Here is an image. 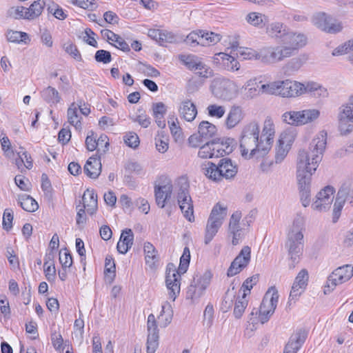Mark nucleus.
<instances>
[{
  "instance_id": "obj_20",
  "label": "nucleus",
  "mask_w": 353,
  "mask_h": 353,
  "mask_svg": "<svg viewBox=\"0 0 353 353\" xmlns=\"http://www.w3.org/2000/svg\"><path fill=\"white\" fill-rule=\"evenodd\" d=\"M307 334L299 330L292 334L286 344L283 353H296L306 340Z\"/></svg>"
},
{
  "instance_id": "obj_5",
  "label": "nucleus",
  "mask_w": 353,
  "mask_h": 353,
  "mask_svg": "<svg viewBox=\"0 0 353 353\" xmlns=\"http://www.w3.org/2000/svg\"><path fill=\"white\" fill-rule=\"evenodd\" d=\"M190 261V252L188 247L183 249V254L180 258V263L176 270L172 263H169L166 268L165 283L170 299L174 301L180 292L181 275L185 273L189 267Z\"/></svg>"
},
{
  "instance_id": "obj_6",
  "label": "nucleus",
  "mask_w": 353,
  "mask_h": 353,
  "mask_svg": "<svg viewBox=\"0 0 353 353\" xmlns=\"http://www.w3.org/2000/svg\"><path fill=\"white\" fill-rule=\"evenodd\" d=\"M201 168L205 176L214 181H220L223 178L233 179L238 172L237 165L228 158L221 159L217 165L211 161H205L201 164Z\"/></svg>"
},
{
  "instance_id": "obj_4",
  "label": "nucleus",
  "mask_w": 353,
  "mask_h": 353,
  "mask_svg": "<svg viewBox=\"0 0 353 353\" xmlns=\"http://www.w3.org/2000/svg\"><path fill=\"white\" fill-rule=\"evenodd\" d=\"M303 219L297 216L294 219L292 225L288 234L285 247L290 259L289 268L293 269L299 262L303 250Z\"/></svg>"
},
{
  "instance_id": "obj_10",
  "label": "nucleus",
  "mask_w": 353,
  "mask_h": 353,
  "mask_svg": "<svg viewBox=\"0 0 353 353\" xmlns=\"http://www.w3.org/2000/svg\"><path fill=\"white\" fill-rule=\"evenodd\" d=\"M181 181L183 183L177 195L178 203L185 219L192 222L194 220V208L192 200L188 191L189 185L185 179H181Z\"/></svg>"
},
{
  "instance_id": "obj_15",
  "label": "nucleus",
  "mask_w": 353,
  "mask_h": 353,
  "mask_svg": "<svg viewBox=\"0 0 353 353\" xmlns=\"http://www.w3.org/2000/svg\"><path fill=\"white\" fill-rule=\"evenodd\" d=\"M353 276V265H343L336 268L329 276L327 281V288L333 290L336 285L348 281Z\"/></svg>"
},
{
  "instance_id": "obj_27",
  "label": "nucleus",
  "mask_w": 353,
  "mask_h": 353,
  "mask_svg": "<svg viewBox=\"0 0 353 353\" xmlns=\"http://www.w3.org/2000/svg\"><path fill=\"white\" fill-rule=\"evenodd\" d=\"M83 207L90 214H93L97 209V195L93 190L87 189L82 196Z\"/></svg>"
},
{
  "instance_id": "obj_58",
  "label": "nucleus",
  "mask_w": 353,
  "mask_h": 353,
  "mask_svg": "<svg viewBox=\"0 0 353 353\" xmlns=\"http://www.w3.org/2000/svg\"><path fill=\"white\" fill-rule=\"evenodd\" d=\"M214 319V308L210 304H208L203 313V323L207 327L210 328L213 324Z\"/></svg>"
},
{
  "instance_id": "obj_19",
  "label": "nucleus",
  "mask_w": 353,
  "mask_h": 353,
  "mask_svg": "<svg viewBox=\"0 0 353 353\" xmlns=\"http://www.w3.org/2000/svg\"><path fill=\"white\" fill-rule=\"evenodd\" d=\"M275 134V128L273 120L270 117H267L263 123L262 133L260 139L264 143V148L261 150L263 153H268L272 148Z\"/></svg>"
},
{
  "instance_id": "obj_31",
  "label": "nucleus",
  "mask_w": 353,
  "mask_h": 353,
  "mask_svg": "<svg viewBox=\"0 0 353 353\" xmlns=\"http://www.w3.org/2000/svg\"><path fill=\"white\" fill-rule=\"evenodd\" d=\"M143 250L146 265H148L150 269L154 268L159 260L157 251L154 246L151 243L146 242L144 244Z\"/></svg>"
},
{
  "instance_id": "obj_57",
  "label": "nucleus",
  "mask_w": 353,
  "mask_h": 353,
  "mask_svg": "<svg viewBox=\"0 0 353 353\" xmlns=\"http://www.w3.org/2000/svg\"><path fill=\"white\" fill-rule=\"evenodd\" d=\"M241 216L242 214L240 211H236L232 214L229 221L228 231L242 229L239 223Z\"/></svg>"
},
{
  "instance_id": "obj_62",
  "label": "nucleus",
  "mask_w": 353,
  "mask_h": 353,
  "mask_svg": "<svg viewBox=\"0 0 353 353\" xmlns=\"http://www.w3.org/2000/svg\"><path fill=\"white\" fill-rule=\"evenodd\" d=\"M201 41V33H200V30L192 31L191 32L185 39V42L191 46L192 47H195L196 46L200 45V41Z\"/></svg>"
},
{
  "instance_id": "obj_3",
  "label": "nucleus",
  "mask_w": 353,
  "mask_h": 353,
  "mask_svg": "<svg viewBox=\"0 0 353 353\" xmlns=\"http://www.w3.org/2000/svg\"><path fill=\"white\" fill-rule=\"evenodd\" d=\"M259 125L256 121L250 122L244 126L240 139V151L242 157L250 159L254 156L263 157L268 153H263L261 148L264 143L259 137Z\"/></svg>"
},
{
  "instance_id": "obj_7",
  "label": "nucleus",
  "mask_w": 353,
  "mask_h": 353,
  "mask_svg": "<svg viewBox=\"0 0 353 353\" xmlns=\"http://www.w3.org/2000/svg\"><path fill=\"white\" fill-rule=\"evenodd\" d=\"M212 94L217 99L230 101L237 94V85L233 81L225 78H216L211 84Z\"/></svg>"
},
{
  "instance_id": "obj_11",
  "label": "nucleus",
  "mask_w": 353,
  "mask_h": 353,
  "mask_svg": "<svg viewBox=\"0 0 353 353\" xmlns=\"http://www.w3.org/2000/svg\"><path fill=\"white\" fill-rule=\"evenodd\" d=\"M211 281V274L205 272L203 275L194 277L186 292L187 299L192 301L199 299L203 294Z\"/></svg>"
},
{
  "instance_id": "obj_16",
  "label": "nucleus",
  "mask_w": 353,
  "mask_h": 353,
  "mask_svg": "<svg viewBox=\"0 0 353 353\" xmlns=\"http://www.w3.org/2000/svg\"><path fill=\"white\" fill-rule=\"evenodd\" d=\"M251 256V249L249 246H244L240 253L232 262L228 270L227 274L228 276H233L239 273L244 268H245L250 261Z\"/></svg>"
},
{
  "instance_id": "obj_39",
  "label": "nucleus",
  "mask_w": 353,
  "mask_h": 353,
  "mask_svg": "<svg viewBox=\"0 0 353 353\" xmlns=\"http://www.w3.org/2000/svg\"><path fill=\"white\" fill-rule=\"evenodd\" d=\"M299 124L303 125L316 120L320 116V111L316 109H305L299 111Z\"/></svg>"
},
{
  "instance_id": "obj_2",
  "label": "nucleus",
  "mask_w": 353,
  "mask_h": 353,
  "mask_svg": "<svg viewBox=\"0 0 353 353\" xmlns=\"http://www.w3.org/2000/svg\"><path fill=\"white\" fill-rule=\"evenodd\" d=\"M307 43V37L305 34L289 30L283 39L281 45L270 46V57L274 59V63L281 62L296 54Z\"/></svg>"
},
{
  "instance_id": "obj_17",
  "label": "nucleus",
  "mask_w": 353,
  "mask_h": 353,
  "mask_svg": "<svg viewBox=\"0 0 353 353\" xmlns=\"http://www.w3.org/2000/svg\"><path fill=\"white\" fill-rule=\"evenodd\" d=\"M147 353H154L159 345V330L156 318L153 314L148 316Z\"/></svg>"
},
{
  "instance_id": "obj_44",
  "label": "nucleus",
  "mask_w": 353,
  "mask_h": 353,
  "mask_svg": "<svg viewBox=\"0 0 353 353\" xmlns=\"http://www.w3.org/2000/svg\"><path fill=\"white\" fill-rule=\"evenodd\" d=\"M344 194H345V192L344 190H339V191L337 192L336 198L335 202L334 203V208H333L332 221L334 223H336L339 220V219L341 216V212L343 208L344 203L346 201L344 199V195H345Z\"/></svg>"
},
{
  "instance_id": "obj_64",
  "label": "nucleus",
  "mask_w": 353,
  "mask_h": 353,
  "mask_svg": "<svg viewBox=\"0 0 353 353\" xmlns=\"http://www.w3.org/2000/svg\"><path fill=\"white\" fill-rule=\"evenodd\" d=\"M339 190H344L345 192L344 199L350 201V203H353V182L351 181H345Z\"/></svg>"
},
{
  "instance_id": "obj_50",
  "label": "nucleus",
  "mask_w": 353,
  "mask_h": 353,
  "mask_svg": "<svg viewBox=\"0 0 353 353\" xmlns=\"http://www.w3.org/2000/svg\"><path fill=\"white\" fill-rule=\"evenodd\" d=\"M209 117L221 119L225 113V107L218 104H210L206 108Z\"/></svg>"
},
{
  "instance_id": "obj_48",
  "label": "nucleus",
  "mask_w": 353,
  "mask_h": 353,
  "mask_svg": "<svg viewBox=\"0 0 353 353\" xmlns=\"http://www.w3.org/2000/svg\"><path fill=\"white\" fill-rule=\"evenodd\" d=\"M6 38L8 41L12 43H27V41H30L29 36L27 33L20 31L15 30H8L6 32Z\"/></svg>"
},
{
  "instance_id": "obj_25",
  "label": "nucleus",
  "mask_w": 353,
  "mask_h": 353,
  "mask_svg": "<svg viewBox=\"0 0 353 353\" xmlns=\"http://www.w3.org/2000/svg\"><path fill=\"white\" fill-rule=\"evenodd\" d=\"M85 174L92 179H97L101 172V163L99 157H90L83 168Z\"/></svg>"
},
{
  "instance_id": "obj_24",
  "label": "nucleus",
  "mask_w": 353,
  "mask_h": 353,
  "mask_svg": "<svg viewBox=\"0 0 353 353\" xmlns=\"http://www.w3.org/2000/svg\"><path fill=\"white\" fill-rule=\"evenodd\" d=\"M283 83L285 92L281 94L282 97L292 98L303 94V83L290 79H285Z\"/></svg>"
},
{
  "instance_id": "obj_37",
  "label": "nucleus",
  "mask_w": 353,
  "mask_h": 353,
  "mask_svg": "<svg viewBox=\"0 0 353 353\" xmlns=\"http://www.w3.org/2000/svg\"><path fill=\"white\" fill-rule=\"evenodd\" d=\"M234 139L225 138L220 143H214L217 158L230 154L233 151Z\"/></svg>"
},
{
  "instance_id": "obj_41",
  "label": "nucleus",
  "mask_w": 353,
  "mask_h": 353,
  "mask_svg": "<svg viewBox=\"0 0 353 353\" xmlns=\"http://www.w3.org/2000/svg\"><path fill=\"white\" fill-rule=\"evenodd\" d=\"M68 121L70 124L75 127L76 129L81 128V117L78 113V104L72 103L67 111Z\"/></svg>"
},
{
  "instance_id": "obj_21",
  "label": "nucleus",
  "mask_w": 353,
  "mask_h": 353,
  "mask_svg": "<svg viewBox=\"0 0 353 353\" xmlns=\"http://www.w3.org/2000/svg\"><path fill=\"white\" fill-rule=\"evenodd\" d=\"M148 35L161 46L174 43L176 40V35L172 32L166 30L150 29Z\"/></svg>"
},
{
  "instance_id": "obj_33",
  "label": "nucleus",
  "mask_w": 353,
  "mask_h": 353,
  "mask_svg": "<svg viewBox=\"0 0 353 353\" xmlns=\"http://www.w3.org/2000/svg\"><path fill=\"white\" fill-rule=\"evenodd\" d=\"M227 214V206L221 203H217L212 208L208 219L222 225Z\"/></svg>"
},
{
  "instance_id": "obj_30",
  "label": "nucleus",
  "mask_w": 353,
  "mask_h": 353,
  "mask_svg": "<svg viewBox=\"0 0 353 353\" xmlns=\"http://www.w3.org/2000/svg\"><path fill=\"white\" fill-rule=\"evenodd\" d=\"M152 116L155 119L157 125L163 129L165 128L164 117L167 112V107L163 102H158L152 104Z\"/></svg>"
},
{
  "instance_id": "obj_45",
  "label": "nucleus",
  "mask_w": 353,
  "mask_h": 353,
  "mask_svg": "<svg viewBox=\"0 0 353 353\" xmlns=\"http://www.w3.org/2000/svg\"><path fill=\"white\" fill-rule=\"evenodd\" d=\"M18 203L27 212H35L39 208L37 202L32 196L26 194L19 196Z\"/></svg>"
},
{
  "instance_id": "obj_34",
  "label": "nucleus",
  "mask_w": 353,
  "mask_h": 353,
  "mask_svg": "<svg viewBox=\"0 0 353 353\" xmlns=\"http://www.w3.org/2000/svg\"><path fill=\"white\" fill-rule=\"evenodd\" d=\"M197 132L201 137L207 141L216 135L217 128L213 123L208 121H203L199 124Z\"/></svg>"
},
{
  "instance_id": "obj_51",
  "label": "nucleus",
  "mask_w": 353,
  "mask_h": 353,
  "mask_svg": "<svg viewBox=\"0 0 353 353\" xmlns=\"http://www.w3.org/2000/svg\"><path fill=\"white\" fill-rule=\"evenodd\" d=\"M330 16L325 13H319L313 17L312 23L319 29L326 32Z\"/></svg>"
},
{
  "instance_id": "obj_60",
  "label": "nucleus",
  "mask_w": 353,
  "mask_h": 353,
  "mask_svg": "<svg viewBox=\"0 0 353 353\" xmlns=\"http://www.w3.org/2000/svg\"><path fill=\"white\" fill-rule=\"evenodd\" d=\"M343 28L341 22L330 17L325 32L330 34L338 33L343 30Z\"/></svg>"
},
{
  "instance_id": "obj_12",
  "label": "nucleus",
  "mask_w": 353,
  "mask_h": 353,
  "mask_svg": "<svg viewBox=\"0 0 353 353\" xmlns=\"http://www.w3.org/2000/svg\"><path fill=\"white\" fill-rule=\"evenodd\" d=\"M339 128L342 134H347L352 131L353 125V94L350 97L347 103L342 105L338 114Z\"/></svg>"
},
{
  "instance_id": "obj_46",
  "label": "nucleus",
  "mask_w": 353,
  "mask_h": 353,
  "mask_svg": "<svg viewBox=\"0 0 353 353\" xmlns=\"http://www.w3.org/2000/svg\"><path fill=\"white\" fill-rule=\"evenodd\" d=\"M45 2L42 0L34 1L29 8H27L28 20H33L39 17L44 8Z\"/></svg>"
},
{
  "instance_id": "obj_59",
  "label": "nucleus",
  "mask_w": 353,
  "mask_h": 353,
  "mask_svg": "<svg viewBox=\"0 0 353 353\" xmlns=\"http://www.w3.org/2000/svg\"><path fill=\"white\" fill-rule=\"evenodd\" d=\"M123 141L127 145L132 148H137L140 142L138 135L132 132L127 133L123 137Z\"/></svg>"
},
{
  "instance_id": "obj_28",
  "label": "nucleus",
  "mask_w": 353,
  "mask_h": 353,
  "mask_svg": "<svg viewBox=\"0 0 353 353\" xmlns=\"http://www.w3.org/2000/svg\"><path fill=\"white\" fill-rule=\"evenodd\" d=\"M134 235L130 229H125L121 233L117 243V250L121 254H125L133 244Z\"/></svg>"
},
{
  "instance_id": "obj_26",
  "label": "nucleus",
  "mask_w": 353,
  "mask_h": 353,
  "mask_svg": "<svg viewBox=\"0 0 353 353\" xmlns=\"http://www.w3.org/2000/svg\"><path fill=\"white\" fill-rule=\"evenodd\" d=\"M289 28L282 22H272L266 27V33L273 39H281V41L288 32Z\"/></svg>"
},
{
  "instance_id": "obj_54",
  "label": "nucleus",
  "mask_w": 353,
  "mask_h": 353,
  "mask_svg": "<svg viewBox=\"0 0 353 353\" xmlns=\"http://www.w3.org/2000/svg\"><path fill=\"white\" fill-rule=\"evenodd\" d=\"M283 122L294 126H300L299 111L285 112L282 115Z\"/></svg>"
},
{
  "instance_id": "obj_23",
  "label": "nucleus",
  "mask_w": 353,
  "mask_h": 353,
  "mask_svg": "<svg viewBox=\"0 0 353 353\" xmlns=\"http://www.w3.org/2000/svg\"><path fill=\"white\" fill-rule=\"evenodd\" d=\"M178 112L179 116L188 122L194 121L197 115L196 105L189 99L183 100L180 103Z\"/></svg>"
},
{
  "instance_id": "obj_56",
  "label": "nucleus",
  "mask_w": 353,
  "mask_h": 353,
  "mask_svg": "<svg viewBox=\"0 0 353 353\" xmlns=\"http://www.w3.org/2000/svg\"><path fill=\"white\" fill-rule=\"evenodd\" d=\"M8 14L10 17L16 19H27V8L23 6H14L9 9Z\"/></svg>"
},
{
  "instance_id": "obj_61",
  "label": "nucleus",
  "mask_w": 353,
  "mask_h": 353,
  "mask_svg": "<svg viewBox=\"0 0 353 353\" xmlns=\"http://www.w3.org/2000/svg\"><path fill=\"white\" fill-rule=\"evenodd\" d=\"M223 68L228 71L234 72L239 70L240 63L234 57L227 54V59Z\"/></svg>"
},
{
  "instance_id": "obj_18",
  "label": "nucleus",
  "mask_w": 353,
  "mask_h": 353,
  "mask_svg": "<svg viewBox=\"0 0 353 353\" xmlns=\"http://www.w3.org/2000/svg\"><path fill=\"white\" fill-rule=\"evenodd\" d=\"M261 76L254 77L245 81L241 88L245 99H253L263 94L262 88L263 84L259 86V84L263 82L261 79Z\"/></svg>"
},
{
  "instance_id": "obj_55",
  "label": "nucleus",
  "mask_w": 353,
  "mask_h": 353,
  "mask_svg": "<svg viewBox=\"0 0 353 353\" xmlns=\"http://www.w3.org/2000/svg\"><path fill=\"white\" fill-rule=\"evenodd\" d=\"M288 152V150L287 148V145H285V143L283 140V138L281 137L278 141V145L276 148V152L275 154L276 163H281L287 155Z\"/></svg>"
},
{
  "instance_id": "obj_32",
  "label": "nucleus",
  "mask_w": 353,
  "mask_h": 353,
  "mask_svg": "<svg viewBox=\"0 0 353 353\" xmlns=\"http://www.w3.org/2000/svg\"><path fill=\"white\" fill-rule=\"evenodd\" d=\"M285 80L275 81L263 84V93L270 95H277L282 97L283 92H285Z\"/></svg>"
},
{
  "instance_id": "obj_38",
  "label": "nucleus",
  "mask_w": 353,
  "mask_h": 353,
  "mask_svg": "<svg viewBox=\"0 0 353 353\" xmlns=\"http://www.w3.org/2000/svg\"><path fill=\"white\" fill-rule=\"evenodd\" d=\"M245 20L251 26L262 28L268 22V17L263 14L252 12L246 16Z\"/></svg>"
},
{
  "instance_id": "obj_42",
  "label": "nucleus",
  "mask_w": 353,
  "mask_h": 353,
  "mask_svg": "<svg viewBox=\"0 0 353 353\" xmlns=\"http://www.w3.org/2000/svg\"><path fill=\"white\" fill-rule=\"evenodd\" d=\"M200 33H201V41H200V45L202 46H210L215 45L222 39L221 34L213 32L200 30Z\"/></svg>"
},
{
  "instance_id": "obj_9",
  "label": "nucleus",
  "mask_w": 353,
  "mask_h": 353,
  "mask_svg": "<svg viewBox=\"0 0 353 353\" xmlns=\"http://www.w3.org/2000/svg\"><path fill=\"white\" fill-rule=\"evenodd\" d=\"M270 46H265L260 49L258 52L252 48L245 47H236L233 50L236 52L237 57L245 60H260L262 63L266 64L274 63V59L270 57Z\"/></svg>"
},
{
  "instance_id": "obj_47",
  "label": "nucleus",
  "mask_w": 353,
  "mask_h": 353,
  "mask_svg": "<svg viewBox=\"0 0 353 353\" xmlns=\"http://www.w3.org/2000/svg\"><path fill=\"white\" fill-rule=\"evenodd\" d=\"M214 141H208L199 148L198 157L201 159L217 158Z\"/></svg>"
},
{
  "instance_id": "obj_53",
  "label": "nucleus",
  "mask_w": 353,
  "mask_h": 353,
  "mask_svg": "<svg viewBox=\"0 0 353 353\" xmlns=\"http://www.w3.org/2000/svg\"><path fill=\"white\" fill-rule=\"evenodd\" d=\"M157 150L161 153H165L168 149V139L163 132H159L155 137Z\"/></svg>"
},
{
  "instance_id": "obj_52",
  "label": "nucleus",
  "mask_w": 353,
  "mask_h": 353,
  "mask_svg": "<svg viewBox=\"0 0 353 353\" xmlns=\"http://www.w3.org/2000/svg\"><path fill=\"white\" fill-rule=\"evenodd\" d=\"M168 125L172 135L176 140L182 139V129L179 125V121L176 117L173 116L168 119Z\"/></svg>"
},
{
  "instance_id": "obj_8",
  "label": "nucleus",
  "mask_w": 353,
  "mask_h": 353,
  "mask_svg": "<svg viewBox=\"0 0 353 353\" xmlns=\"http://www.w3.org/2000/svg\"><path fill=\"white\" fill-rule=\"evenodd\" d=\"M279 293L275 287H271L265 294L259 310V321L261 323H266L274 314L279 301Z\"/></svg>"
},
{
  "instance_id": "obj_14",
  "label": "nucleus",
  "mask_w": 353,
  "mask_h": 353,
  "mask_svg": "<svg viewBox=\"0 0 353 353\" xmlns=\"http://www.w3.org/2000/svg\"><path fill=\"white\" fill-rule=\"evenodd\" d=\"M335 190L333 187L327 185L321 190L316 195L312 208L319 212L326 211L330 208L334 200Z\"/></svg>"
},
{
  "instance_id": "obj_40",
  "label": "nucleus",
  "mask_w": 353,
  "mask_h": 353,
  "mask_svg": "<svg viewBox=\"0 0 353 353\" xmlns=\"http://www.w3.org/2000/svg\"><path fill=\"white\" fill-rule=\"evenodd\" d=\"M41 95L42 99L50 105H56L61 101V97L59 92L51 86H48L43 89Z\"/></svg>"
},
{
  "instance_id": "obj_35",
  "label": "nucleus",
  "mask_w": 353,
  "mask_h": 353,
  "mask_svg": "<svg viewBox=\"0 0 353 353\" xmlns=\"http://www.w3.org/2000/svg\"><path fill=\"white\" fill-rule=\"evenodd\" d=\"M173 311L170 303H165L162 305L161 311L158 316L159 323L161 327H166L172 322Z\"/></svg>"
},
{
  "instance_id": "obj_49",
  "label": "nucleus",
  "mask_w": 353,
  "mask_h": 353,
  "mask_svg": "<svg viewBox=\"0 0 353 353\" xmlns=\"http://www.w3.org/2000/svg\"><path fill=\"white\" fill-rule=\"evenodd\" d=\"M54 256H50L49 254L46 256L44 262V272L46 277L48 281H53L55 279L56 270L55 266L53 263L48 265L50 261H52Z\"/></svg>"
},
{
  "instance_id": "obj_43",
  "label": "nucleus",
  "mask_w": 353,
  "mask_h": 353,
  "mask_svg": "<svg viewBox=\"0 0 353 353\" xmlns=\"http://www.w3.org/2000/svg\"><path fill=\"white\" fill-rule=\"evenodd\" d=\"M221 223H218L215 221H212L208 219L207 221V224L205 230V237H204V243L205 244H209L215 235L217 234L219 228L221 227Z\"/></svg>"
},
{
  "instance_id": "obj_13",
  "label": "nucleus",
  "mask_w": 353,
  "mask_h": 353,
  "mask_svg": "<svg viewBox=\"0 0 353 353\" xmlns=\"http://www.w3.org/2000/svg\"><path fill=\"white\" fill-rule=\"evenodd\" d=\"M172 181L168 177L162 176L159 183L154 186L155 200L159 208L165 207L166 201L172 196Z\"/></svg>"
},
{
  "instance_id": "obj_1",
  "label": "nucleus",
  "mask_w": 353,
  "mask_h": 353,
  "mask_svg": "<svg viewBox=\"0 0 353 353\" xmlns=\"http://www.w3.org/2000/svg\"><path fill=\"white\" fill-rule=\"evenodd\" d=\"M327 144V132L324 130L312 140L309 150L299 153L296 163V179L301 202L304 207L311 203V180L321 161Z\"/></svg>"
},
{
  "instance_id": "obj_36",
  "label": "nucleus",
  "mask_w": 353,
  "mask_h": 353,
  "mask_svg": "<svg viewBox=\"0 0 353 353\" xmlns=\"http://www.w3.org/2000/svg\"><path fill=\"white\" fill-rule=\"evenodd\" d=\"M179 60L190 70H196L203 68V62L194 54H179Z\"/></svg>"
},
{
  "instance_id": "obj_63",
  "label": "nucleus",
  "mask_w": 353,
  "mask_h": 353,
  "mask_svg": "<svg viewBox=\"0 0 353 353\" xmlns=\"http://www.w3.org/2000/svg\"><path fill=\"white\" fill-rule=\"evenodd\" d=\"M59 261L63 269L70 268L72 265V256L67 250L59 252Z\"/></svg>"
},
{
  "instance_id": "obj_22",
  "label": "nucleus",
  "mask_w": 353,
  "mask_h": 353,
  "mask_svg": "<svg viewBox=\"0 0 353 353\" xmlns=\"http://www.w3.org/2000/svg\"><path fill=\"white\" fill-rule=\"evenodd\" d=\"M242 107L237 105H232L227 114L225 125L228 129H232L238 125L244 118Z\"/></svg>"
},
{
  "instance_id": "obj_29",
  "label": "nucleus",
  "mask_w": 353,
  "mask_h": 353,
  "mask_svg": "<svg viewBox=\"0 0 353 353\" xmlns=\"http://www.w3.org/2000/svg\"><path fill=\"white\" fill-rule=\"evenodd\" d=\"M101 34L103 38L107 39V40L110 42H114V46L123 52L130 51V48L127 42L121 38L118 34H114L113 32L109 30H101Z\"/></svg>"
}]
</instances>
